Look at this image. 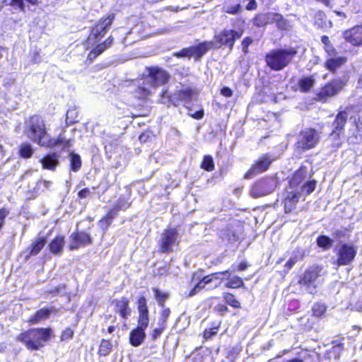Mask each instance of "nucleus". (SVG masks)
<instances>
[{
  "label": "nucleus",
  "mask_w": 362,
  "mask_h": 362,
  "mask_svg": "<svg viewBox=\"0 0 362 362\" xmlns=\"http://www.w3.org/2000/svg\"><path fill=\"white\" fill-rule=\"evenodd\" d=\"M51 310L43 308L38 310L35 315L30 319V322L32 323H37L41 320H45L49 317Z\"/></svg>",
  "instance_id": "obj_31"
},
{
  "label": "nucleus",
  "mask_w": 362,
  "mask_h": 362,
  "mask_svg": "<svg viewBox=\"0 0 362 362\" xmlns=\"http://www.w3.org/2000/svg\"><path fill=\"white\" fill-rule=\"evenodd\" d=\"M326 310V306L324 304L320 303L314 304L312 308L313 315L316 317L322 316L325 313Z\"/></svg>",
  "instance_id": "obj_44"
},
{
  "label": "nucleus",
  "mask_w": 362,
  "mask_h": 362,
  "mask_svg": "<svg viewBox=\"0 0 362 362\" xmlns=\"http://www.w3.org/2000/svg\"><path fill=\"white\" fill-rule=\"evenodd\" d=\"M357 252V247L352 244H341L337 249V265H349L355 258Z\"/></svg>",
  "instance_id": "obj_7"
},
{
  "label": "nucleus",
  "mask_w": 362,
  "mask_h": 362,
  "mask_svg": "<svg viewBox=\"0 0 362 362\" xmlns=\"http://www.w3.org/2000/svg\"><path fill=\"white\" fill-rule=\"evenodd\" d=\"M114 19L115 14H110L107 18L100 19L92 28L91 35L95 37H103L110 28Z\"/></svg>",
  "instance_id": "obj_15"
},
{
  "label": "nucleus",
  "mask_w": 362,
  "mask_h": 362,
  "mask_svg": "<svg viewBox=\"0 0 362 362\" xmlns=\"http://www.w3.org/2000/svg\"><path fill=\"white\" fill-rule=\"evenodd\" d=\"M347 81L348 78L346 76H344L342 78H336L333 80L329 84L330 90H339L342 89Z\"/></svg>",
  "instance_id": "obj_36"
},
{
  "label": "nucleus",
  "mask_w": 362,
  "mask_h": 362,
  "mask_svg": "<svg viewBox=\"0 0 362 362\" xmlns=\"http://www.w3.org/2000/svg\"><path fill=\"white\" fill-rule=\"evenodd\" d=\"M25 133L28 138L41 146L49 147L52 145L51 137L47 132L45 122L37 116L30 118V124Z\"/></svg>",
  "instance_id": "obj_2"
},
{
  "label": "nucleus",
  "mask_w": 362,
  "mask_h": 362,
  "mask_svg": "<svg viewBox=\"0 0 362 362\" xmlns=\"http://www.w3.org/2000/svg\"><path fill=\"white\" fill-rule=\"evenodd\" d=\"M202 168L207 171H212L214 169V161L211 156H204L202 163Z\"/></svg>",
  "instance_id": "obj_45"
},
{
  "label": "nucleus",
  "mask_w": 362,
  "mask_h": 362,
  "mask_svg": "<svg viewBox=\"0 0 362 362\" xmlns=\"http://www.w3.org/2000/svg\"><path fill=\"white\" fill-rule=\"evenodd\" d=\"M52 145L53 146H60L62 148H69L73 146L74 141L71 139H66L63 135L60 134L57 139H52Z\"/></svg>",
  "instance_id": "obj_26"
},
{
  "label": "nucleus",
  "mask_w": 362,
  "mask_h": 362,
  "mask_svg": "<svg viewBox=\"0 0 362 362\" xmlns=\"http://www.w3.org/2000/svg\"><path fill=\"white\" fill-rule=\"evenodd\" d=\"M240 8V4H235L233 6H224L223 10L226 13H230V14H235L238 13Z\"/></svg>",
  "instance_id": "obj_52"
},
{
  "label": "nucleus",
  "mask_w": 362,
  "mask_h": 362,
  "mask_svg": "<svg viewBox=\"0 0 362 362\" xmlns=\"http://www.w3.org/2000/svg\"><path fill=\"white\" fill-rule=\"evenodd\" d=\"M190 97L191 92H162L160 103L167 106L177 105L180 101L189 99Z\"/></svg>",
  "instance_id": "obj_10"
},
{
  "label": "nucleus",
  "mask_w": 362,
  "mask_h": 362,
  "mask_svg": "<svg viewBox=\"0 0 362 362\" xmlns=\"http://www.w3.org/2000/svg\"><path fill=\"white\" fill-rule=\"evenodd\" d=\"M153 291L154 292V296L158 305L164 308V302L168 299V293L162 292L157 288H153Z\"/></svg>",
  "instance_id": "obj_37"
},
{
  "label": "nucleus",
  "mask_w": 362,
  "mask_h": 362,
  "mask_svg": "<svg viewBox=\"0 0 362 362\" xmlns=\"http://www.w3.org/2000/svg\"><path fill=\"white\" fill-rule=\"evenodd\" d=\"M252 42V40L250 37H246L245 38L243 42H242V45H243V49L245 52H247V48L248 47V46Z\"/></svg>",
  "instance_id": "obj_61"
},
{
  "label": "nucleus",
  "mask_w": 362,
  "mask_h": 362,
  "mask_svg": "<svg viewBox=\"0 0 362 362\" xmlns=\"http://www.w3.org/2000/svg\"><path fill=\"white\" fill-rule=\"evenodd\" d=\"M325 49L326 52L329 56H333L335 54V52H336L335 49L332 47V45L329 44V45H325Z\"/></svg>",
  "instance_id": "obj_60"
},
{
  "label": "nucleus",
  "mask_w": 362,
  "mask_h": 362,
  "mask_svg": "<svg viewBox=\"0 0 362 362\" xmlns=\"http://www.w3.org/2000/svg\"><path fill=\"white\" fill-rule=\"evenodd\" d=\"M228 280V282L226 284V287L227 288H236L242 287L244 285L243 279L239 276H233Z\"/></svg>",
  "instance_id": "obj_39"
},
{
  "label": "nucleus",
  "mask_w": 362,
  "mask_h": 362,
  "mask_svg": "<svg viewBox=\"0 0 362 362\" xmlns=\"http://www.w3.org/2000/svg\"><path fill=\"white\" fill-rule=\"evenodd\" d=\"M74 332L70 328H66L61 335V340L66 341L72 338Z\"/></svg>",
  "instance_id": "obj_54"
},
{
  "label": "nucleus",
  "mask_w": 362,
  "mask_h": 362,
  "mask_svg": "<svg viewBox=\"0 0 362 362\" xmlns=\"http://www.w3.org/2000/svg\"><path fill=\"white\" fill-rule=\"evenodd\" d=\"M300 198V192L297 191L287 192V195L284 198V209L286 213L291 212L298 202Z\"/></svg>",
  "instance_id": "obj_21"
},
{
  "label": "nucleus",
  "mask_w": 362,
  "mask_h": 362,
  "mask_svg": "<svg viewBox=\"0 0 362 362\" xmlns=\"http://www.w3.org/2000/svg\"><path fill=\"white\" fill-rule=\"evenodd\" d=\"M189 115L194 119H199L203 117L204 111H203V110H201L195 112L194 113L189 112Z\"/></svg>",
  "instance_id": "obj_58"
},
{
  "label": "nucleus",
  "mask_w": 362,
  "mask_h": 362,
  "mask_svg": "<svg viewBox=\"0 0 362 362\" xmlns=\"http://www.w3.org/2000/svg\"><path fill=\"white\" fill-rule=\"evenodd\" d=\"M178 233L175 229L165 230L161 238V252L167 253L173 251V247L177 244Z\"/></svg>",
  "instance_id": "obj_11"
},
{
  "label": "nucleus",
  "mask_w": 362,
  "mask_h": 362,
  "mask_svg": "<svg viewBox=\"0 0 362 362\" xmlns=\"http://www.w3.org/2000/svg\"><path fill=\"white\" fill-rule=\"evenodd\" d=\"M346 61L347 59L344 57L330 58L326 61L325 67L332 71H334L337 69L345 64Z\"/></svg>",
  "instance_id": "obj_25"
},
{
  "label": "nucleus",
  "mask_w": 362,
  "mask_h": 362,
  "mask_svg": "<svg viewBox=\"0 0 362 362\" xmlns=\"http://www.w3.org/2000/svg\"><path fill=\"white\" fill-rule=\"evenodd\" d=\"M256 8L255 0H250V3L247 4L246 8L247 10H253Z\"/></svg>",
  "instance_id": "obj_64"
},
{
  "label": "nucleus",
  "mask_w": 362,
  "mask_h": 362,
  "mask_svg": "<svg viewBox=\"0 0 362 362\" xmlns=\"http://www.w3.org/2000/svg\"><path fill=\"white\" fill-rule=\"evenodd\" d=\"M273 159L268 155H263L259 160L250 168V169L245 174V179L252 178L255 175L265 171L271 165Z\"/></svg>",
  "instance_id": "obj_13"
},
{
  "label": "nucleus",
  "mask_w": 362,
  "mask_h": 362,
  "mask_svg": "<svg viewBox=\"0 0 362 362\" xmlns=\"http://www.w3.org/2000/svg\"><path fill=\"white\" fill-rule=\"evenodd\" d=\"M356 133L354 132L352 135L348 137V142L349 144H356L362 141V120L359 119L356 122Z\"/></svg>",
  "instance_id": "obj_28"
},
{
  "label": "nucleus",
  "mask_w": 362,
  "mask_h": 362,
  "mask_svg": "<svg viewBox=\"0 0 362 362\" xmlns=\"http://www.w3.org/2000/svg\"><path fill=\"white\" fill-rule=\"evenodd\" d=\"M243 31H236L234 30H227L224 29L218 35H216L214 37L215 45L216 47H219L221 46H228L230 49H232L234 45V42L236 40L240 38L243 35Z\"/></svg>",
  "instance_id": "obj_6"
},
{
  "label": "nucleus",
  "mask_w": 362,
  "mask_h": 362,
  "mask_svg": "<svg viewBox=\"0 0 362 362\" xmlns=\"http://www.w3.org/2000/svg\"><path fill=\"white\" fill-rule=\"evenodd\" d=\"M112 304L115 307V310L124 319H127L130 315L131 309L129 307V300L125 297L112 300Z\"/></svg>",
  "instance_id": "obj_19"
},
{
  "label": "nucleus",
  "mask_w": 362,
  "mask_h": 362,
  "mask_svg": "<svg viewBox=\"0 0 362 362\" xmlns=\"http://www.w3.org/2000/svg\"><path fill=\"white\" fill-rule=\"evenodd\" d=\"M218 282L217 281V276L216 277L215 273H212L211 274H209L204 277H203L195 286L191 290L187 296V297H192L194 295H196L199 291L201 290L207 288L208 289H212L214 288L212 286L214 285L215 283Z\"/></svg>",
  "instance_id": "obj_17"
},
{
  "label": "nucleus",
  "mask_w": 362,
  "mask_h": 362,
  "mask_svg": "<svg viewBox=\"0 0 362 362\" xmlns=\"http://www.w3.org/2000/svg\"><path fill=\"white\" fill-rule=\"evenodd\" d=\"M71 168L74 172H77L81 166V158L78 155L71 153L70 155Z\"/></svg>",
  "instance_id": "obj_40"
},
{
  "label": "nucleus",
  "mask_w": 362,
  "mask_h": 362,
  "mask_svg": "<svg viewBox=\"0 0 362 362\" xmlns=\"http://www.w3.org/2000/svg\"><path fill=\"white\" fill-rule=\"evenodd\" d=\"M52 337L50 328L32 329L21 333L18 340L30 350H38L44 346Z\"/></svg>",
  "instance_id": "obj_1"
},
{
  "label": "nucleus",
  "mask_w": 362,
  "mask_h": 362,
  "mask_svg": "<svg viewBox=\"0 0 362 362\" xmlns=\"http://www.w3.org/2000/svg\"><path fill=\"white\" fill-rule=\"evenodd\" d=\"M28 2L35 5L37 4V0H26ZM6 5L11 6L15 8H19L21 11L24 9L23 0H4Z\"/></svg>",
  "instance_id": "obj_32"
},
{
  "label": "nucleus",
  "mask_w": 362,
  "mask_h": 362,
  "mask_svg": "<svg viewBox=\"0 0 362 362\" xmlns=\"http://www.w3.org/2000/svg\"><path fill=\"white\" fill-rule=\"evenodd\" d=\"M253 23L257 27H262L267 25L264 13L258 14L253 20Z\"/></svg>",
  "instance_id": "obj_50"
},
{
  "label": "nucleus",
  "mask_w": 362,
  "mask_h": 362,
  "mask_svg": "<svg viewBox=\"0 0 362 362\" xmlns=\"http://www.w3.org/2000/svg\"><path fill=\"white\" fill-rule=\"evenodd\" d=\"M91 192L88 188H84L79 191L78 197L80 199H85L90 195Z\"/></svg>",
  "instance_id": "obj_56"
},
{
  "label": "nucleus",
  "mask_w": 362,
  "mask_h": 362,
  "mask_svg": "<svg viewBox=\"0 0 362 362\" xmlns=\"http://www.w3.org/2000/svg\"><path fill=\"white\" fill-rule=\"evenodd\" d=\"M347 117L348 115L346 112L341 111L337 114L333 122L334 129L330 134V138L332 139L338 140V141L335 144L337 148H339L341 145V142L339 141V136L341 132L343 130V128L346 122Z\"/></svg>",
  "instance_id": "obj_12"
},
{
  "label": "nucleus",
  "mask_w": 362,
  "mask_h": 362,
  "mask_svg": "<svg viewBox=\"0 0 362 362\" xmlns=\"http://www.w3.org/2000/svg\"><path fill=\"white\" fill-rule=\"evenodd\" d=\"M332 240L325 235L319 236L317 239V245L323 248H329L332 245Z\"/></svg>",
  "instance_id": "obj_42"
},
{
  "label": "nucleus",
  "mask_w": 362,
  "mask_h": 362,
  "mask_svg": "<svg viewBox=\"0 0 362 362\" xmlns=\"http://www.w3.org/2000/svg\"><path fill=\"white\" fill-rule=\"evenodd\" d=\"M194 55L196 59H199L202 57L204 54H205L209 50L212 48L216 47L215 43L213 41H205L202 43H199L197 46H193Z\"/></svg>",
  "instance_id": "obj_23"
},
{
  "label": "nucleus",
  "mask_w": 362,
  "mask_h": 362,
  "mask_svg": "<svg viewBox=\"0 0 362 362\" xmlns=\"http://www.w3.org/2000/svg\"><path fill=\"white\" fill-rule=\"evenodd\" d=\"M19 153L22 158H28L31 157L33 153L32 146L28 143L21 144L20 146Z\"/></svg>",
  "instance_id": "obj_38"
},
{
  "label": "nucleus",
  "mask_w": 362,
  "mask_h": 362,
  "mask_svg": "<svg viewBox=\"0 0 362 362\" xmlns=\"http://www.w3.org/2000/svg\"><path fill=\"white\" fill-rule=\"evenodd\" d=\"M322 269L319 267L308 269L299 280V284L302 286H305L307 290L310 293H313L317 286V280L320 275Z\"/></svg>",
  "instance_id": "obj_8"
},
{
  "label": "nucleus",
  "mask_w": 362,
  "mask_h": 362,
  "mask_svg": "<svg viewBox=\"0 0 362 362\" xmlns=\"http://www.w3.org/2000/svg\"><path fill=\"white\" fill-rule=\"evenodd\" d=\"M78 112L76 108H70L66 112V122L74 124L78 121Z\"/></svg>",
  "instance_id": "obj_43"
},
{
  "label": "nucleus",
  "mask_w": 362,
  "mask_h": 362,
  "mask_svg": "<svg viewBox=\"0 0 362 362\" xmlns=\"http://www.w3.org/2000/svg\"><path fill=\"white\" fill-rule=\"evenodd\" d=\"M315 181H309L303 185V186L301 187V191L302 192H305L307 194H308L315 190Z\"/></svg>",
  "instance_id": "obj_49"
},
{
  "label": "nucleus",
  "mask_w": 362,
  "mask_h": 362,
  "mask_svg": "<svg viewBox=\"0 0 362 362\" xmlns=\"http://www.w3.org/2000/svg\"><path fill=\"white\" fill-rule=\"evenodd\" d=\"M334 236L336 237L337 238H343L345 236V231L344 230H336L334 233Z\"/></svg>",
  "instance_id": "obj_62"
},
{
  "label": "nucleus",
  "mask_w": 362,
  "mask_h": 362,
  "mask_svg": "<svg viewBox=\"0 0 362 362\" xmlns=\"http://www.w3.org/2000/svg\"><path fill=\"white\" fill-rule=\"evenodd\" d=\"M99 55L98 52H97L95 49H93L88 54V58L92 61L95 58H96Z\"/></svg>",
  "instance_id": "obj_63"
},
{
  "label": "nucleus",
  "mask_w": 362,
  "mask_h": 362,
  "mask_svg": "<svg viewBox=\"0 0 362 362\" xmlns=\"http://www.w3.org/2000/svg\"><path fill=\"white\" fill-rule=\"evenodd\" d=\"M215 275L216 277L217 276L218 282L215 283L212 287L218 288L224 279H229L230 272H229V270H226L223 272H215Z\"/></svg>",
  "instance_id": "obj_41"
},
{
  "label": "nucleus",
  "mask_w": 362,
  "mask_h": 362,
  "mask_svg": "<svg viewBox=\"0 0 362 362\" xmlns=\"http://www.w3.org/2000/svg\"><path fill=\"white\" fill-rule=\"evenodd\" d=\"M69 248L70 250H77L81 246L92 243L90 235L82 231L73 233L69 236Z\"/></svg>",
  "instance_id": "obj_14"
},
{
  "label": "nucleus",
  "mask_w": 362,
  "mask_h": 362,
  "mask_svg": "<svg viewBox=\"0 0 362 362\" xmlns=\"http://www.w3.org/2000/svg\"><path fill=\"white\" fill-rule=\"evenodd\" d=\"M297 260L298 259L296 257L290 258L286 263L285 267H286L288 269H291L293 267V265L297 262Z\"/></svg>",
  "instance_id": "obj_57"
},
{
  "label": "nucleus",
  "mask_w": 362,
  "mask_h": 362,
  "mask_svg": "<svg viewBox=\"0 0 362 362\" xmlns=\"http://www.w3.org/2000/svg\"><path fill=\"white\" fill-rule=\"evenodd\" d=\"M130 206V204L127 200L124 199L118 200L115 207L112 209L105 217L103 220L100 221L101 223L105 221L107 225L110 224L112 220L115 218L117 211L119 210H126Z\"/></svg>",
  "instance_id": "obj_22"
},
{
  "label": "nucleus",
  "mask_w": 362,
  "mask_h": 362,
  "mask_svg": "<svg viewBox=\"0 0 362 362\" xmlns=\"http://www.w3.org/2000/svg\"><path fill=\"white\" fill-rule=\"evenodd\" d=\"M344 37L346 41L354 46L362 45V25H358L346 30L344 32Z\"/></svg>",
  "instance_id": "obj_18"
},
{
  "label": "nucleus",
  "mask_w": 362,
  "mask_h": 362,
  "mask_svg": "<svg viewBox=\"0 0 362 362\" xmlns=\"http://www.w3.org/2000/svg\"><path fill=\"white\" fill-rule=\"evenodd\" d=\"M145 327H141L137 325V327L133 329L129 336V342L134 346H139L141 345L146 337Z\"/></svg>",
  "instance_id": "obj_20"
},
{
  "label": "nucleus",
  "mask_w": 362,
  "mask_h": 362,
  "mask_svg": "<svg viewBox=\"0 0 362 362\" xmlns=\"http://www.w3.org/2000/svg\"><path fill=\"white\" fill-rule=\"evenodd\" d=\"M112 43V39L109 37L105 42L98 45L94 49L98 52L99 54L103 53L106 49L110 47Z\"/></svg>",
  "instance_id": "obj_51"
},
{
  "label": "nucleus",
  "mask_w": 362,
  "mask_h": 362,
  "mask_svg": "<svg viewBox=\"0 0 362 362\" xmlns=\"http://www.w3.org/2000/svg\"><path fill=\"white\" fill-rule=\"evenodd\" d=\"M276 183V180L274 177L262 178L253 185L250 194L254 198L266 196L275 189Z\"/></svg>",
  "instance_id": "obj_5"
},
{
  "label": "nucleus",
  "mask_w": 362,
  "mask_h": 362,
  "mask_svg": "<svg viewBox=\"0 0 362 362\" xmlns=\"http://www.w3.org/2000/svg\"><path fill=\"white\" fill-rule=\"evenodd\" d=\"M334 92H328V91H326V92H320V93L318 94L319 100H325V98H326V97H329V96H332V95H334Z\"/></svg>",
  "instance_id": "obj_59"
},
{
  "label": "nucleus",
  "mask_w": 362,
  "mask_h": 362,
  "mask_svg": "<svg viewBox=\"0 0 362 362\" xmlns=\"http://www.w3.org/2000/svg\"><path fill=\"white\" fill-rule=\"evenodd\" d=\"M165 327L162 325H158V327L155 328L153 330V332L151 334V337L153 339H156L163 332Z\"/></svg>",
  "instance_id": "obj_55"
},
{
  "label": "nucleus",
  "mask_w": 362,
  "mask_h": 362,
  "mask_svg": "<svg viewBox=\"0 0 362 362\" xmlns=\"http://www.w3.org/2000/svg\"><path fill=\"white\" fill-rule=\"evenodd\" d=\"M314 83V78L311 76H308L299 80L298 85L301 90H309L313 87Z\"/></svg>",
  "instance_id": "obj_34"
},
{
  "label": "nucleus",
  "mask_w": 362,
  "mask_h": 362,
  "mask_svg": "<svg viewBox=\"0 0 362 362\" xmlns=\"http://www.w3.org/2000/svg\"><path fill=\"white\" fill-rule=\"evenodd\" d=\"M112 348V344L110 341L103 339L100 342L98 354L100 356H107L110 354Z\"/></svg>",
  "instance_id": "obj_35"
},
{
  "label": "nucleus",
  "mask_w": 362,
  "mask_h": 362,
  "mask_svg": "<svg viewBox=\"0 0 362 362\" xmlns=\"http://www.w3.org/2000/svg\"><path fill=\"white\" fill-rule=\"evenodd\" d=\"M138 326L146 328L149 322V312L146 299L144 296L139 297L138 300Z\"/></svg>",
  "instance_id": "obj_16"
},
{
  "label": "nucleus",
  "mask_w": 362,
  "mask_h": 362,
  "mask_svg": "<svg viewBox=\"0 0 362 362\" xmlns=\"http://www.w3.org/2000/svg\"><path fill=\"white\" fill-rule=\"evenodd\" d=\"M265 14L266 21L267 24L276 23V18H278L279 13L269 12Z\"/></svg>",
  "instance_id": "obj_53"
},
{
  "label": "nucleus",
  "mask_w": 362,
  "mask_h": 362,
  "mask_svg": "<svg viewBox=\"0 0 362 362\" xmlns=\"http://www.w3.org/2000/svg\"><path fill=\"white\" fill-rule=\"evenodd\" d=\"M224 299L229 305L235 308H240V303L238 300H236L233 295L230 293H226L224 296Z\"/></svg>",
  "instance_id": "obj_47"
},
{
  "label": "nucleus",
  "mask_w": 362,
  "mask_h": 362,
  "mask_svg": "<svg viewBox=\"0 0 362 362\" xmlns=\"http://www.w3.org/2000/svg\"><path fill=\"white\" fill-rule=\"evenodd\" d=\"M194 47L192 46V47L182 49L180 52L176 53L175 56H177L178 57H194L195 58V55H194Z\"/></svg>",
  "instance_id": "obj_48"
},
{
  "label": "nucleus",
  "mask_w": 362,
  "mask_h": 362,
  "mask_svg": "<svg viewBox=\"0 0 362 362\" xmlns=\"http://www.w3.org/2000/svg\"><path fill=\"white\" fill-rule=\"evenodd\" d=\"M64 246V238L56 237L48 245L50 252L55 255H61Z\"/></svg>",
  "instance_id": "obj_24"
},
{
  "label": "nucleus",
  "mask_w": 362,
  "mask_h": 362,
  "mask_svg": "<svg viewBox=\"0 0 362 362\" xmlns=\"http://www.w3.org/2000/svg\"><path fill=\"white\" fill-rule=\"evenodd\" d=\"M276 27L280 30H288L292 28V25L289 21L284 18L281 14H279L276 18Z\"/></svg>",
  "instance_id": "obj_33"
},
{
  "label": "nucleus",
  "mask_w": 362,
  "mask_h": 362,
  "mask_svg": "<svg viewBox=\"0 0 362 362\" xmlns=\"http://www.w3.org/2000/svg\"><path fill=\"white\" fill-rule=\"evenodd\" d=\"M43 168L53 170L59 162L56 154L48 155L41 160Z\"/></svg>",
  "instance_id": "obj_29"
},
{
  "label": "nucleus",
  "mask_w": 362,
  "mask_h": 362,
  "mask_svg": "<svg viewBox=\"0 0 362 362\" xmlns=\"http://www.w3.org/2000/svg\"><path fill=\"white\" fill-rule=\"evenodd\" d=\"M297 52L295 47L273 49L266 55L265 60L272 69L280 71L291 62Z\"/></svg>",
  "instance_id": "obj_3"
},
{
  "label": "nucleus",
  "mask_w": 362,
  "mask_h": 362,
  "mask_svg": "<svg viewBox=\"0 0 362 362\" xmlns=\"http://www.w3.org/2000/svg\"><path fill=\"white\" fill-rule=\"evenodd\" d=\"M147 76L149 82L153 88L164 85L168 81L169 74L168 72L158 66H152L146 69Z\"/></svg>",
  "instance_id": "obj_9"
},
{
  "label": "nucleus",
  "mask_w": 362,
  "mask_h": 362,
  "mask_svg": "<svg viewBox=\"0 0 362 362\" xmlns=\"http://www.w3.org/2000/svg\"><path fill=\"white\" fill-rule=\"evenodd\" d=\"M46 243L45 238H37L30 245V247L28 248L29 251L28 256H35L37 255L41 250L44 247Z\"/></svg>",
  "instance_id": "obj_27"
},
{
  "label": "nucleus",
  "mask_w": 362,
  "mask_h": 362,
  "mask_svg": "<svg viewBox=\"0 0 362 362\" xmlns=\"http://www.w3.org/2000/svg\"><path fill=\"white\" fill-rule=\"evenodd\" d=\"M170 315V308H163V310H162L160 313V316L158 320V325H162L163 327H166V322L167 320Z\"/></svg>",
  "instance_id": "obj_46"
},
{
  "label": "nucleus",
  "mask_w": 362,
  "mask_h": 362,
  "mask_svg": "<svg viewBox=\"0 0 362 362\" xmlns=\"http://www.w3.org/2000/svg\"><path fill=\"white\" fill-rule=\"evenodd\" d=\"M306 172L304 169L297 170L289 182L291 189L297 187L305 177Z\"/></svg>",
  "instance_id": "obj_30"
},
{
  "label": "nucleus",
  "mask_w": 362,
  "mask_h": 362,
  "mask_svg": "<svg viewBox=\"0 0 362 362\" xmlns=\"http://www.w3.org/2000/svg\"><path fill=\"white\" fill-rule=\"evenodd\" d=\"M320 133L313 128H306L302 130L296 142V148L301 151L313 148L320 141Z\"/></svg>",
  "instance_id": "obj_4"
}]
</instances>
